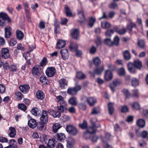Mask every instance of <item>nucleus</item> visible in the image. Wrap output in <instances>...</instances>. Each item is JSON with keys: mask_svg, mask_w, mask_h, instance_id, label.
<instances>
[{"mask_svg": "<svg viewBox=\"0 0 148 148\" xmlns=\"http://www.w3.org/2000/svg\"><path fill=\"white\" fill-rule=\"evenodd\" d=\"M93 62L94 64L96 66L99 65L101 63V60L98 57H96L93 58Z\"/></svg>", "mask_w": 148, "mask_h": 148, "instance_id": "nucleus-42", "label": "nucleus"}, {"mask_svg": "<svg viewBox=\"0 0 148 148\" xmlns=\"http://www.w3.org/2000/svg\"><path fill=\"white\" fill-rule=\"evenodd\" d=\"M65 45V41L62 40H60L58 41L56 44V47L57 48L60 49L64 47Z\"/></svg>", "mask_w": 148, "mask_h": 148, "instance_id": "nucleus-20", "label": "nucleus"}, {"mask_svg": "<svg viewBox=\"0 0 148 148\" xmlns=\"http://www.w3.org/2000/svg\"><path fill=\"white\" fill-rule=\"evenodd\" d=\"M62 58L63 60H66L68 58L69 54L68 51L66 49H63L60 51Z\"/></svg>", "mask_w": 148, "mask_h": 148, "instance_id": "nucleus-18", "label": "nucleus"}, {"mask_svg": "<svg viewBox=\"0 0 148 148\" xmlns=\"http://www.w3.org/2000/svg\"><path fill=\"white\" fill-rule=\"evenodd\" d=\"M118 73L120 76L124 75L125 73L124 68L122 67L119 69L118 71Z\"/></svg>", "mask_w": 148, "mask_h": 148, "instance_id": "nucleus-49", "label": "nucleus"}, {"mask_svg": "<svg viewBox=\"0 0 148 148\" xmlns=\"http://www.w3.org/2000/svg\"><path fill=\"white\" fill-rule=\"evenodd\" d=\"M96 21V18L95 17H91L89 20L88 27H92L93 25Z\"/></svg>", "mask_w": 148, "mask_h": 148, "instance_id": "nucleus-24", "label": "nucleus"}, {"mask_svg": "<svg viewBox=\"0 0 148 148\" xmlns=\"http://www.w3.org/2000/svg\"><path fill=\"white\" fill-rule=\"evenodd\" d=\"M123 56L124 58L126 60H129L130 58V53L127 50H126L124 52Z\"/></svg>", "mask_w": 148, "mask_h": 148, "instance_id": "nucleus-40", "label": "nucleus"}, {"mask_svg": "<svg viewBox=\"0 0 148 148\" xmlns=\"http://www.w3.org/2000/svg\"><path fill=\"white\" fill-rule=\"evenodd\" d=\"M0 18H1L5 21L9 18V17L6 14L2 12L0 13Z\"/></svg>", "mask_w": 148, "mask_h": 148, "instance_id": "nucleus-52", "label": "nucleus"}, {"mask_svg": "<svg viewBox=\"0 0 148 148\" xmlns=\"http://www.w3.org/2000/svg\"><path fill=\"white\" fill-rule=\"evenodd\" d=\"M132 108L136 110H138L140 108V106L139 104L137 102H135L133 103L132 105Z\"/></svg>", "mask_w": 148, "mask_h": 148, "instance_id": "nucleus-53", "label": "nucleus"}, {"mask_svg": "<svg viewBox=\"0 0 148 148\" xmlns=\"http://www.w3.org/2000/svg\"><path fill=\"white\" fill-rule=\"evenodd\" d=\"M79 127L82 129L86 128L87 127V123L85 120H84L83 123L79 125Z\"/></svg>", "mask_w": 148, "mask_h": 148, "instance_id": "nucleus-58", "label": "nucleus"}, {"mask_svg": "<svg viewBox=\"0 0 148 148\" xmlns=\"http://www.w3.org/2000/svg\"><path fill=\"white\" fill-rule=\"evenodd\" d=\"M67 132L70 134L73 135H76L77 132V130L75 127L71 125H67L66 127Z\"/></svg>", "mask_w": 148, "mask_h": 148, "instance_id": "nucleus-5", "label": "nucleus"}, {"mask_svg": "<svg viewBox=\"0 0 148 148\" xmlns=\"http://www.w3.org/2000/svg\"><path fill=\"white\" fill-rule=\"evenodd\" d=\"M114 33V31L112 29L108 30L105 32V34L106 36H110Z\"/></svg>", "mask_w": 148, "mask_h": 148, "instance_id": "nucleus-60", "label": "nucleus"}, {"mask_svg": "<svg viewBox=\"0 0 148 148\" xmlns=\"http://www.w3.org/2000/svg\"><path fill=\"white\" fill-rule=\"evenodd\" d=\"M65 11L66 14L67 16H71L72 15V13L69 8L66 6L65 7Z\"/></svg>", "mask_w": 148, "mask_h": 148, "instance_id": "nucleus-43", "label": "nucleus"}, {"mask_svg": "<svg viewBox=\"0 0 148 148\" xmlns=\"http://www.w3.org/2000/svg\"><path fill=\"white\" fill-rule=\"evenodd\" d=\"M40 141L42 143H46L48 137V136L45 134L42 135L40 136Z\"/></svg>", "mask_w": 148, "mask_h": 148, "instance_id": "nucleus-44", "label": "nucleus"}, {"mask_svg": "<svg viewBox=\"0 0 148 148\" xmlns=\"http://www.w3.org/2000/svg\"><path fill=\"white\" fill-rule=\"evenodd\" d=\"M40 119L41 123L46 124L47 123L48 120V115L47 112L45 110L42 111Z\"/></svg>", "mask_w": 148, "mask_h": 148, "instance_id": "nucleus-3", "label": "nucleus"}, {"mask_svg": "<svg viewBox=\"0 0 148 148\" xmlns=\"http://www.w3.org/2000/svg\"><path fill=\"white\" fill-rule=\"evenodd\" d=\"M19 88L20 90L24 93H26L28 92L30 88L29 86L27 85H21Z\"/></svg>", "mask_w": 148, "mask_h": 148, "instance_id": "nucleus-14", "label": "nucleus"}, {"mask_svg": "<svg viewBox=\"0 0 148 148\" xmlns=\"http://www.w3.org/2000/svg\"><path fill=\"white\" fill-rule=\"evenodd\" d=\"M113 77V75L112 72L109 70L106 71L104 75L105 79L106 81L111 80Z\"/></svg>", "mask_w": 148, "mask_h": 148, "instance_id": "nucleus-12", "label": "nucleus"}, {"mask_svg": "<svg viewBox=\"0 0 148 148\" xmlns=\"http://www.w3.org/2000/svg\"><path fill=\"white\" fill-rule=\"evenodd\" d=\"M40 82L43 84H45L47 83L46 78L45 76H41L40 78Z\"/></svg>", "mask_w": 148, "mask_h": 148, "instance_id": "nucleus-56", "label": "nucleus"}, {"mask_svg": "<svg viewBox=\"0 0 148 148\" xmlns=\"http://www.w3.org/2000/svg\"><path fill=\"white\" fill-rule=\"evenodd\" d=\"M60 86L62 88L64 89L67 87L68 81L64 78H62L59 81Z\"/></svg>", "mask_w": 148, "mask_h": 148, "instance_id": "nucleus-13", "label": "nucleus"}, {"mask_svg": "<svg viewBox=\"0 0 148 148\" xmlns=\"http://www.w3.org/2000/svg\"><path fill=\"white\" fill-rule=\"evenodd\" d=\"M131 84L132 86L136 87L139 84V80L137 78L133 77L131 80Z\"/></svg>", "mask_w": 148, "mask_h": 148, "instance_id": "nucleus-26", "label": "nucleus"}, {"mask_svg": "<svg viewBox=\"0 0 148 148\" xmlns=\"http://www.w3.org/2000/svg\"><path fill=\"white\" fill-rule=\"evenodd\" d=\"M55 100L56 101L59 103L60 105L66 104V103L64 100V97L60 95L57 96L55 99Z\"/></svg>", "mask_w": 148, "mask_h": 148, "instance_id": "nucleus-19", "label": "nucleus"}, {"mask_svg": "<svg viewBox=\"0 0 148 148\" xmlns=\"http://www.w3.org/2000/svg\"><path fill=\"white\" fill-rule=\"evenodd\" d=\"M43 124H41L38 125L37 127V129L39 131L43 132L45 129V128Z\"/></svg>", "mask_w": 148, "mask_h": 148, "instance_id": "nucleus-51", "label": "nucleus"}, {"mask_svg": "<svg viewBox=\"0 0 148 148\" xmlns=\"http://www.w3.org/2000/svg\"><path fill=\"white\" fill-rule=\"evenodd\" d=\"M132 96L133 97L138 98L139 96V93L137 89H135L133 90Z\"/></svg>", "mask_w": 148, "mask_h": 148, "instance_id": "nucleus-50", "label": "nucleus"}, {"mask_svg": "<svg viewBox=\"0 0 148 148\" xmlns=\"http://www.w3.org/2000/svg\"><path fill=\"white\" fill-rule=\"evenodd\" d=\"M9 131H10L9 136L11 138L14 137L16 134L15 128L14 127H10Z\"/></svg>", "mask_w": 148, "mask_h": 148, "instance_id": "nucleus-27", "label": "nucleus"}, {"mask_svg": "<svg viewBox=\"0 0 148 148\" xmlns=\"http://www.w3.org/2000/svg\"><path fill=\"white\" fill-rule=\"evenodd\" d=\"M121 83V81L119 79H116L113 81L112 84L114 86H112V84H110V87L112 91H114L115 90V87L119 85Z\"/></svg>", "mask_w": 148, "mask_h": 148, "instance_id": "nucleus-10", "label": "nucleus"}, {"mask_svg": "<svg viewBox=\"0 0 148 148\" xmlns=\"http://www.w3.org/2000/svg\"><path fill=\"white\" fill-rule=\"evenodd\" d=\"M49 114H51L55 118L59 117L61 115L60 112L59 111H54L52 110H48Z\"/></svg>", "mask_w": 148, "mask_h": 148, "instance_id": "nucleus-15", "label": "nucleus"}, {"mask_svg": "<svg viewBox=\"0 0 148 148\" xmlns=\"http://www.w3.org/2000/svg\"><path fill=\"white\" fill-rule=\"evenodd\" d=\"M104 67L103 66H102L100 67L97 68L94 70V73L98 75H100L104 70Z\"/></svg>", "mask_w": 148, "mask_h": 148, "instance_id": "nucleus-29", "label": "nucleus"}, {"mask_svg": "<svg viewBox=\"0 0 148 148\" xmlns=\"http://www.w3.org/2000/svg\"><path fill=\"white\" fill-rule=\"evenodd\" d=\"M55 140L53 139H49L48 141L47 145L49 148H52L54 146L55 144Z\"/></svg>", "mask_w": 148, "mask_h": 148, "instance_id": "nucleus-36", "label": "nucleus"}, {"mask_svg": "<svg viewBox=\"0 0 148 148\" xmlns=\"http://www.w3.org/2000/svg\"><path fill=\"white\" fill-rule=\"evenodd\" d=\"M17 44V41L14 39H12L10 40L9 43V45L10 46H13Z\"/></svg>", "mask_w": 148, "mask_h": 148, "instance_id": "nucleus-61", "label": "nucleus"}, {"mask_svg": "<svg viewBox=\"0 0 148 148\" xmlns=\"http://www.w3.org/2000/svg\"><path fill=\"white\" fill-rule=\"evenodd\" d=\"M47 63V61L46 57H44L40 63V65L41 66H45Z\"/></svg>", "mask_w": 148, "mask_h": 148, "instance_id": "nucleus-54", "label": "nucleus"}, {"mask_svg": "<svg viewBox=\"0 0 148 148\" xmlns=\"http://www.w3.org/2000/svg\"><path fill=\"white\" fill-rule=\"evenodd\" d=\"M141 114L144 117L148 118V110H143Z\"/></svg>", "mask_w": 148, "mask_h": 148, "instance_id": "nucleus-63", "label": "nucleus"}, {"mask_svg": "<svg viewBox=\"0 0 148 148\" xmlns=\"http://www.w3.org/2000/svg\"><path fill=\"white\" fill-rule=\"evenodd\" d=\"M96 121H97V119H93L91 120L90 122L92 123L93 125L92 126L88 127L87 130V131L89 133L92 134L95 133L96 131V128L100 126L99 125H96L94 124Z\"/></svg>", "mask_w": 148, "mask_h": 148, "instance_id": "nucleus-2", "label": "nucleus"}, {"mask_svg": "<svg viewBox=\"0 0 148 148\" xmlns=\"http://www.w3.org/2000/svg\"><path fill=\"white\" fill-rule=\"evenodd\" d=\"M136 26L135 24L131 23L129 25L127 26V28L129 30L131 31L132 30V28Z\"/></svg>", "mask_w": 148, "mask_h": 148, "instance_id": "nucleus-64", "label": "nucleus"}, {"mask_svg": "<svg viewBox=\"0 0 148 148\" xmlns=\"http://www.w3.org/2000/svg\"><path fill=\"white\" fill-rule=\"evenodd\" d=\"M101 26L103 29H108L109 28L111 25L108 22H101Z\"/></svg>", "mask_w": 148, "mask_h": 148, "instance_id": "nucleus-41", "label": "nucleus"}, {"mask_svg": "<svg viewBox=\"0 0 148 148\" xmlns=\"http://www.w3.org/2000/svg\"><path fill=\"white\" fill-rule=\"evenodd\" d=\"M113 29L114 32H116L120 35H122L124 34L126 31V29L125 28H123L122 29H119L117 27H114Z\"/></svg>", "mask_w": 148, "mask_h": 148, "instance_id": "nucleus-23", "label": "nucleus"}, {"mask_svg": "<svg viewBox=\"0 0 148 148\" xmlns=\"http://www.w3.org/2000/svg\"><path fill=\"white\" fill-rule=\"evenodd\" d=\"M79 32L77 29H73L71 31V34L72 37L75 39H77L79 37Z\"/></svg>", "mask_w": 148, "mask_h": 148, "instance_id": "nucleus-16", "label": "nucleus"}, {"mask_svg": "<svg viewBox=\"0 0 148 148\" xmlns=\"http://www.w3.org/2000/svg\"><path fill=\"white\" fill-rule=\"evenodd\" d=\"M104 43L106 45L111 46L113 45V42L110 39L107 38L104 41Z\"/></svg>", "mask_w": 148, "mask_h": 148, "instance_id": "nucleus-47", "label": "nucleus"}, {"mask_svg": "<svg viewBox=\"0 0 148 148\" xmlns=\"http://www.w3.org/2000/svg\"><path fill=\"white\" fill-rule=\"evenodd\" d=\"M120 39L117 36H116L114 38V41L113 42V45H117L119 44Z\"/></svg>", "mask_w": 148, "mask_h": 148, "instance_id": "nucleus-57", "label": "nucleus"}, {"mask_svg": "<svg viewBox=\"0 0 148 148\" xmlns=\"http://www.w3.org/2000/svg\"><path fill=\"white\" fill-rule=\"evenodd\" d=\"M46 74L49 77L53 76L56 73L55 69L53 67H48L46 70Z\"/></svg>", "mask_w": 148, "mask_h": 148, "instance_id": "nucleus-8", "label": "nucleus"}, {"mask_svg": "<svg viewBox=\"0 0 148 148\" xmlns=\"http://www.w3.org/2000/svg\"><path fill=\"white\" fill-rule=\"evenodd\" d=\"M36 96L38 99L40 100L42 99L44 97L43 92L41 90H38L37 92Z\"/></svg>", "mask_w": 148, "mask_h": 148, "instance_id": "nucleus-31", "label": "nucleus"}, {"mask_svg": "<svg viewBox=\"0 0 148 148\" xmlns=\"http://www.w3.org/2000/svg\"><path fill=\"white\" fill-rule=\"evenodd\" d=\"M69 101L70 104L73 106L77 105L78 103L76 98L75 97H72L70 98L69 99Z\"/></svg>", "mask_w": 148, "mask_h": 148, "instance_id": "nucleus-25", "label": "nucleus"}, {"mask_svg": "<svg viewBox=\"0 0 148 148\" xmlns=\"http://www.w3.org/2000/svg\"><path fill=\"white\" fill-rule=\"evenodd\" d=\"M138 46L141 48H143L145 46V43L142 40H139L138 43Z\"/></svg>", "mask_w": 148, "mask_h": 148, "instance_id": "nucleus-59", "label": "nucleus"}, {"mask_svg": "<svg viewBox=\"0 0 148 148\" xmlns=\"http://www.w3.org/2000/svg\"><path fill=\"white\" fill-rule=\"evenodd\" d=\"M10 27L9 26H7L5 29V36L6 38H9L11 35Z\"/></svg>", "mask_w": 148, "mask_h": 148, "instance_id": "nucleus-30", "label": "nucleus"}, {"mask_svg": "<svg viewBox=\"0 0 148 148\" xmlns=\"http://www.w3.org/2000/svg\"><path fill=\"white\" fill-rule=\"evenodd\" d=\"M28 125L29 127L34 128L37 125V123L35 119H31L29 121Z\"/></svg>", "mask_w": 148, "mask_h": 148, "instance_id": "nucleus-17", "label": "nucleus"}, {"mask_svg": "<svg viewBox=\"0 0 148 148\" xmlns=\"http://www.w3.org/2000/svg\"><path fill=\"white\" fill-rule=\"evenodd\" d=\"M17 48L18 50H20L22 51H24L25 50V48L23 45L21 43H19L17 45Z\"/></svg>", "mask_w": 148, "mask_h": 148, "instance_id": "nucleus-62", "label": "nucleus"}, {"mask_svg": "<svg viewBox=\"0 0 148 148\" xmlns=\"http://www.w3.org/2000/svg\"><path fill=\"white\" fill-rule=\"evenodd\" d=\"M16 36L18 39L21 40L24 37L23 33L20 30H17L16 31Z\"/></svg>", "mask_w": 148, "mask_h": 148, "instance_id": "nucleus-34", "label": "nucleus"}, {"mask_svg": "<svg viewBox=\"0 0 148 148\" xmlns=\"http://www.w3.org/2000/svg\"><path fill=\"white\" fill-rule=\"evenodd\" d=\"M108 7L110 9H115L118 8V5L116 3L114 2H113L109 5Z\"/></svg>", "mask_w": 148, "mask_h": 148, "instance_id": "nucleus-46", "label": "nucleus"}, {"mask_svg": "<svg viewBox=\"0 0 148 148\" xmlns=\"http://www.w3.org/2000/svg\"><path fill=\"white\" fill-rule=\"evenodd\" d=\"M76 77L79 79H83L86 77L85 75L81 72H77L76 73Z\"/></svg>", "mask_w": 148, "mask_h": 148, "instance_id": "nucleus-39", "label": "nucleus"}, {"mask_svg": "<svg viewBox=\"0 0 148 148\" xmlns=\"http://www.w3.org/2000/svg\"><path fill=\"white\" fill-rule=\"evenodd\" d=\"M134 65L135 67L138 69H140L142 66L141 62L139 60L134 61Z\"/></svg>", "mask_w": 148, "mask_h": 148, "instance_id": "nucleus-33", "label": "nucleus"}, {"mask_svg": "<svg viewBox=\"0 0 148 148\" xmlns=\"http://www.w3.org/2000/svg\"><path fill=\"white\" fill-rule=\"evenodd\" d=\"M69 48L70 50L72 51H74V49H75L76 55L77 56L79 57L82 55V52L81 51L77 50L76 49L74 48L71 45L69 46Z\"/></svg>", "mask_w": 148, "mask_h": 148, "instance_id": "nucleus-32", "label": "nucleus"}, {"mask_svg": "<svg viewBox=\"0 0 148 148\" xmlns=\"http://www.w3.org/2000/svg\"><path fill=\"white\" fill-rule=\"evenodd\" d=\"M100 112V108L99 107H95L93 108L92 110L91 114L93 115L97 114Z\"/></svg>", "mask_w": 148, "mask_h": 148, "instance_id": "nucleus-37", "label": "nucleus"}, {"mask_svg": "<svg viewBox=\"0 0 148 148\" xmlns=\"http://www.w3.org/2000/svg\"><path fill=\"white\" fill-rule=\"evenodd\" d=\"M32 74L33 75H39L42 72L41 68L39 65L34 66L32 70Z\"/></svg>", "mask_w": 148, "mask_h": 148, "instance_id": "nucleus-7", "label": "nucleus"}, {"mask_svg": "<svg viewBox=\"0 0 148 148\" xmlns=\"http://www.w3.org/2000/svg\"><path fill=\"white\" fill-rule=\"evenodd\" d=\"M108 109L109 113L112 114L114 111V107L112 104L111 103H109L108 104Z\"/></svg>", "mask_w": 148, "mask_h": 148, "instance_id": "nucleus-45", "label": "nucleus"}, {"mask_svg": "<svg viewBox=\"0 0 148 148\" xmlns=\"http://www.w3.org/2000/svg\"><path fill=\"white\" fill-rule=\"evenodd\" d=\"M18 108L19 109L23 111L26 110L27 109L26 106L23 103L19 104L18 105Z\"/></svg>", "mask_w": 148, "mask_h": 148, "instance_id": "nucleus-55", "label": "nucleus"}, {"mask_svg": "<svg viewBox=\"0 0 148 148\" xmlns=\"http://www.w3.org/2000/svg\"><path fill=\"white\" fill-rule=\"evenodd\" d=\"M15 97L18 100H20L22 99L23 94L19 91H18L15 93Z\"/></svg>", "mask_w": 148, "mask_h": 148, "instance_id": "nucleus-48", "label": "nucleus"}, {"mask_svg": "<svg viewBox=\"0 0 148 148\" xmlns=\"http://www.w3.org/2000/svg\"><path fill=\"white\" fill-rule=\"evenodd\" d=\"M78 15L80 19L78 21L80 24L84 23L86 20V19L83 9L79 10L78 11Z\"/></svg>", "mask_w": 148, "mask_h": 148, "instance_id": "nucleus-6", "label": "nucleus"}, {"mask_svg": "<svg viewBox=\"0 0 148 148\" xmlns=\"http://www.w3.org/2000/svg\"><path fill=\"white\" fill-rule=\"evenodd\" d=\"M110 134L108 133L106 134L105 138H103L102 140L104 142L103 146L104 148H112V147L109 145L107 142L110 140Z\"/></svg>", "mask_w": 148, "mask_h": 148, "instance_id": "nucleus-4", "label": "nucleus"}, {"mask_svg": "<svg viewBox=\"0 0 148 148\" xmlns=\"http://www.w3.org/2000/svg\"><path fill=\"white\" fill-rule=\"evenodd\" d=\"M67 92L68 94L72 95H74L77 93L74 87L69 88L67 89Z\"/></svg>", "mask_w": 148, "mask_h": 148, "instance_id": "nucleus-35", "label": "nucleus"}, {"mask_svg": "<svg viewBox=\"0 0 148 148\" xmlns=\"http://www.w3.org/2000/svg\"><path fill=\"white\" fill-rule=\"evenodd\" d=\"M128 69L130 72L131 73H134L136 72V69L132 63L129 62L127 64Z\"/></svg>", "mask_w": 148, "mask_h": 148, "instance_id": "nucleus-21", "label": "nucleus"}, {"mask_svg": "<svg viewBox=\"0 0 148 148\" xmlns=\"http://www.w3.org/2000/svg\"><path fill=\"white\" fill-rule=\"evenodd\" d=\"M57 136L58 140L60 141L64 140L65 138V135L63 133H58L57 134Z\"/></svg>", "mask_w": 148, "mask_h": 148, "instance_id": "nucleus-38", "label": "nucleus"}, {"mask_svg": "<svg viewBox=\"0 0 148 148\" xmlns=\"http://www.w3.org/2000/svg\"><path fill=\"white\" fill-rule=\"evenodd\" d=\"M2 57L5 59H7L10 56L9 50L7 48H3L1 51Z\"/></svg>", "mask_w": 148, "mask_h": 148, "instance_id": "nucleus-9", "label": "nucleus"}, {"mask_svg": "<svg viewBox=\"0 0 148 148\" xmlns=\"http://www.w3.org/2000/svg\"><path fill=\"white\" fill-rule=\"evenodd\" d=\"M67 147L68 148H73L75 143V140L72 137L69 138L67 140Z\"/></svg>", "mask_w": 148, "mask_h": 148, "instance_id": "nucleus-11", "label": "nucleus"}, {"mask_svg": "<svg viewBox=\"0 0 148 148\" xmlns=\"http://www.w3.org/2000/svg\"><path fill=\"white\" fill-rule=\"evenodd\" d=\"M62 127L61 125L59 123H55L53 126V132L56 133L58 130Z\"/></svg>", "mask_w": 148, "mask_h": 148, "instance_id": "nucleus-28", "label": "nucleus"}, {"mask_svg": "<svg viewBox=\"0 0 148 148\" xmlns=\"http://www.w3.org/2000/svg\"><path fill=\"white\" fill-rule=\"evenodd\" d=\"M136 124L138 127H143L145 125V121L144 119H140L136 121Z\"/></svg>", "mask_w": 148, "mask_h": 148, "instance_id": "nucleus-22", "label": "nucleus"}, {"mask_svg": "<svg viewBox=\"0 0 148 148\" xmlns=\"http://www.w3.org/2000/svg\"><path fill=\"white\" fill-rule=\"evenodd\" d=\"M81 99L84 102L87 101L89 105L92 106H93L97 102L96 99L92 97L88 98L84 96L82 97Z\"/></svg>", "mask_w": 148, "mask_h": 148, "instance_id": "nucleus-1", "label": "nucleus"}]
</instances>
